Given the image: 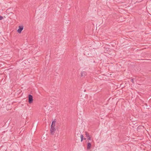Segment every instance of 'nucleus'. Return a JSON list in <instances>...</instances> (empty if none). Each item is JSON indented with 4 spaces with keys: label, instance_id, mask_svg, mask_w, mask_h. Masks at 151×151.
Returning <instances> with one entry per match:
<instances>
[{
    "label": "nucleus",
    "instance_id": "nucleus-1",
    "mask_svg": "<svg viewBox=\"0 0 151 151\" xmlns=\"http://www.w3.org/2000/svg\"><path fill=\"white\" fill-rule=\"evenodd\" d=\"M55 121H53L52 122V124L51 125V127H50V131H51V134L53 135L55 132Z\"/></svg>",
    "mask_w": 151,
    "mask_h": 151
},
{
    "label": "nucleus",
    "instance_id": "nucleus-2",
    "mask_svg": "<svg viewBox=\"0 0 151 151\" xmlns=\"http://www.w3.org/2000/svg\"><path fill=\"white\" fill-rule=\"evenodd\" d=\"M28 102L29 104H31L33 102V96L32 95H28Z\"/></svg>",
    "mask_w": 151,
    "mask_h": 151
},
{
    "label": "nucleus",
    "instance_id": "nucleus-3",
    "mask_svg": "<svg viewBox=\"0 0 151 151\" xmlns=\"http://www.w3.org/2000/svg\"><path fill=\"white\" fill-rule=\"evenodd\" d=\"M19 29H18L17 31V32L19 33H21L22 31V30L23 29L24 26H19Z\"/></svg>",
    "mask_w": 151,
    "mask_h": 151
},
{
    "label": "nucleus",
    "instance_id": "nucleus-4",
    "mask_svg": "<svg viewBox=\"0 0 151 151\" xmlns=\"http://www.w3.org/2000/svg\"><path fill=\"white\" fill-rule=\"evenodd\" d=\"M91 144L89 142H88L87 143V149L88 150H89L91 149Z\"/></svg>",
    "mask_w": 151,
    "mask_h": 151
},
{
    "label": "nucleus",
    "instance_id": "nucleus-5",
    "mask_svg": "<svg viewBox=\"0 0 151 151\" xmlns=\"http://www.w3.org/2000/svg\"><path fill=\"white\" fill-rule=\"evenodd\" d=\"M86 73L85 72H82L81 73V76L84 77L86 76Z\"/></svg>",
    "mask_w": 151,
    "mask_h": 151
},
{
    "label": "nucleus",
    "instance_id": "nucleus-6",
    "mask_svg": "<svg viewBox=\"0 0 151 151\" xmlns=\"http://www.w3.org/2000/svg\"><path fill=\"white\" fill-rule=\"evenodd\" d=\"M83 134H81V135L80 137H81V142H82L83 141Z\"/></svg>",
    "mask_w": 151,
    "mask_h": 151
},
{
    "label": "nucleus",
    "instance_id": "nucleus-7",
    "mask_svg": "<svg viewBox=\"0 0 151 151\" xmlns=\"http://www.w3.org/2000/svg\"><path fill=\"white\" fill-rule=\"evenodd\" d=\"M85 133H86V136L87 137H88V136H89V134L87 132H86Z\"/></svg>",
    "mask_w": 151,
    "mask_h": 151
},
{
    "label": "nucleus",
    "instance_id": "nucleus-8",
    "mask_svg": "<svg viewBox=\"0 0 151 151\" xmlns=\"http://www.w3.org/2000/svg\"><path fill=\"white\" fill-rule=\"evenodd\" d=\"M3 19V17L0 15V20Z\"/></svg>",
    "mask_w": 151,
    "mask_h": 151
},
{
    "label": "nucleus",
    "instance_id": "nucleus-9",
    "mask_svg": "<svg viewBox=\"0 0 151 151\" xmlns=\"http://www.w3.org/2000/svg\"><path fill=\"white\" fill-rule=\"evenodd\" d=\"M87 138H88V140H90L91 139V138L89 136H88V137H87Z\"/></svg>",
    "mask_w": 151,
    "mask_h": 151
},
{
    "label": "nucleus",
    "instance_id": "nucleus-10",
    "mask_svg": "<svg viewBox=\"0 0 151 151\" xmlns=\"http://www.w3.org/2000/svg\"><path fill=\"white\" fill-rule=\"evenodd\" d=\"M131 82H132V83H133V82H134V80H133V79H131Z\"/></svg>",
    "mask_w": 151,
    "mask_h": 151
},
{
    "label": "nucleus",
    "instance_id": "nucleus-11",
    "mask_svg": "<svg viewBox=\"0 0 151 151\" xmlns=\"http://www.w3.org/2000/svg\"><path fill=\"white\" fill-rule=\"evenodd\" d=\"M84 139L85 140L86 139V138H84Z\"/></svg>",
    "mask_w": 151,
    "mask_h": 151
}]
</instances>
